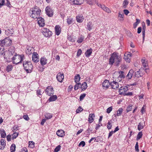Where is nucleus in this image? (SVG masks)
I'll list each match as a JSON object with an SVG mask.
<instances>
[{"label": "nucleus", "mask_w": 152, "mask_h": 152, "mask_svg": "<svg viewBox=\"0 0 152 152\" xmlns=\"http://www.w3.org/2000/svg\"><path fill=\"white\" fill-rule=\"evenodd\" d=\"M86 96V94L84 93L82 94H81L80 96V101H82L83 99Z\"/></svg>", "instance_id": "47"}, {"label": "nucleus", "mask_w": 152, "mask_h": 152, "mask_svg": "<svg viewBox=\"0 0 152 152\" xmlns=\"http://www.w3.org/2000/svg\"><path fill=\"white\" fill-rule=\"evenodd\" d=\"M84 0H73V2L74 4L80 5L84 2Z\"/></svg>", "instance_id": "26"}, {"label": "nucleus", "mask_w": 152, "mask_h": 152, "mask_svg": "<svg viewBox=\"0 0 152 152\" xmlns=\"http://www.w3.org/2000/svg\"><path fill=\"white\" fill-rule=\"evenodd\" d=\"M37 18L38 23L39 26L43 27L45 25L44 20L42 18L39 17Z\"/></svg>", "instance_id": "12"}, {"label": "nucleus", "mask_w": 152, "mask_h": 152, "mask_svg": "<svg viewBox=\"0 0 152 152\" xmlns=\"http://www.w3.org/2000/svg\"><path fill=\"white\" fill-rule=\"evenodd\" d=\"M47 59L45 57H42L40 60L41 64L42 65L46 64H47Z\"/></svg>", "instance_id": "25"}, {"label": "nucleus", "mask_w": 152, "mask_h": 152, "mask_svg": "<svg viewBox=\"0 0 152 152\" xmlns=\"http://www.w3.org/2000/svg\"><path fill=\"white\" fill-rule=\"evenodd\" d=\"M129 1L128 0H124L123 4V7L124 8H126L127 5L129 4Z\"/></svg>", "instance_id": "36"}, {"label": "nucleus", "mask_w": 152, "mask_h": 152, "mask_svg": "<svg viewBox=\"0 0 152 152\" xmlns=\"http://www.w3.org/2000/svg\"><path fill=\"white\" fill-rule=\"evenodd\" d=\"M56 78L58 81L60 82H62L64 79V74L61 72H59L56 75Z\"/></svg>", "instance_id": "9"}, {"label": "nucleus", "mask_w": 152, "mask_h": 152, "mask_svg": "<svg viewBox=\"0 0 152 152\" xmlns=\"http://www.w3.org/2000/svg\"><path fill=\"white\" fill-rule=\"evenodd\" d=\"M112 109L113 107L112 106L108 107L107 110V113H110L112 111Z\"/></svg>", "instance_id": "49"}, {"label": "nucleus", "mask_w": 152, "mask_h": 152, "mask_svg": "<svg viewBox=\"0 0 152 152\" xmlns=\"http://www.w3.org/2000/svg\"><path fill=\"white\" fill-rule=\"evenodd\" d=\"M118 73L120 74L119 76L118 77V78H125L124 72V71H120L118 72Z\"/></svg>", "instance_id": "29"}, {"label": "nucleus", "mask_w": 152, "mask_h": 152, "mask_svg": "<svg viewBox=\"0 0 152 152\" xmlns=\"http://www.w3.org/2000/svg\"><path fill=\"white\" fill-rule=\"evenodd\" d=\"M122 58L117 53L114 52L111 55L109 60V64L113 65L115 63V65L118 66L121 61Z\"/></svg>", "instance_id": "1"}, {"label": "nucleus", "mask_w": 152, "mask_h": 152, "mask_svg": "<svg viewBox=\"0 0 152 152\" xmlns=\"http://www.w3.org/2000/svg\"><path fill=\"white\" fill-rule=\"evenodd\" d=\"M92 49L91 48L88 49L85 52V55L86 57H89L91 55L92 52Z\"/></svg>", "instance_id": "21"}, {"label": "nucleus", "mask_w": 152, "mask_h": 152, "mask_svg": "<svg viewBox=\"0 0 152 152\" xmlns=\"http://www.w3.org/2000/svg\"><path fill=\"white\" fill-rule=\"evenodd\" d=\"M135 150L137 152H139V149L138 148V142H137L135 146Z\"/></svg>", "instance_id": "55"}, {"label": "nucleus", "mask_w": 152, "mask_h": 152, "mask_svg": "<svg viewBox=\"0 0 152 152\" xmlns=\"http://www.w3.org/2000/svg\"><path fill=\"white\" fill-rule=\"evenodd\" d=\"M84 39V38L80 37V38H79L77 42L78 43H81L83 41Z\"/></svg>", "instance_id": "51"}, {"label": "nucleus", "mask_w": 152, "mask_h": 152, "mask_svg": "<svg viewBox=\"0 0 152 152\" xmlns=\"http://www.w3.org/2000/svg\"><path fill=\"white\" fill-rule=\"evenodd\" d=\"M76 20L77 22L80 23L82 22L84 20V18L81 15H79L76 17Z\"/></svg>", "instance_id": "22"}, {"label": "nucleus", "mask_w": 152, "mask_h": 152, "mask_svg": "<svg viewBox=\"0 0 152 152\" xmlns=\"http://www.w3.org/2000/svg\"><path fill=\"white\" fill-rule=\"evenodd\" d=\"M83 110V109L81 107H79L76 110V112L77 113H78L81 112Z\"/></svg>", "instance_id": "50"}, {"label": "nucleus", "mask_w": 152, "mask_h": 152, "mask_svg": "<svg viewBox=\"0 0 152 152\" xmlns=\"http://www.w3.org/2000/svg\"><path fill=\"white\" fill-rule=\"evenodd\" d=\"M23 66L24 69L27 73H30L32 72L33 66L31 62L24 61L23 62Z\"/></svg>", "instance_id": "3"}, {"label": "nucleus", "mask_w": 152, "mask_h": 152, "mask_svg": "<svg viewBox=\"0 0 152 152\" xmlns=\"http://www.w3.org/2000/svg\"><path fill=\"white\" fill-rule=\"evenodd\" d=\"M92 28L91 23L89 22L87 26V28L89 31H90L91 30Z\"/></svg>", "instance_id": "38"}, {"label": "nucleus", "mask_w": 152, "mask_h": 152, "mask_svg": "<svg viewBox=\"0 0 152 152\" xmlns=\"http://www.w3.org/2000/svg\"><path fill=\"white\" fill-rule=\"evenodd\" d=\"M109 81L108 80H106L102 83V87L104 89H107L108 87Z\"/></svg>", "instance_id": "18"}, {"label": "nucleus", "mask_w": 152, "mask_h": 152, "mask_svg": "<svg viewBox=\"0 0 152 152\" xmlns=\"http://www.w3.org/2000/svg\"><path fill=\"white\" fill-rule=\"evenodd\" d=\"M52 115H48L47 114L46 115H45V118H46L47 119H49L52 118Z\"/></svg>", "instance_id": "64"}, {"label": "nucleus", "mask_w": 152, "mask_h": 152, "mask_svg": "<svg viewBox=\"0 0 152 152\" xmlns=\"http://www.w3.org/2000/svg\"><path fill=\"white\" fill-rule=\"evenodd\" d=\"M16 146L15 144H13L10 147V150L11 152H15V151Z\"/></svg>", "instance_id": "35"}, {"label": "nucleus", "mask_w": 152, "mask_h": 152, "mask_svg": "<svg viewBox=\"0 0 152 152\" xmlns=\"http://www.w3.org/2000/svg\"><path fill=\"white\" fill-rule=\"evenodd\" d=\"M0 132L1 134V137L4 138L6 136V133L4 130L3 129H0Z\"/></svg>", "instance_id": "31"}, {"label": "nucleus", "mask_w": 152, "mask_h": 152, "mask_svg": "<svg viewBox=\"0 0 152 152\" xmlns=\"http://www.w3.org/2000/svg\"><path fill=\"white\" fill-rule=\"evenodd\" d=\"M72 18H68L67 20V22L68 24H70L73 23V20Z\"/></svg>", "instance_id": "45"}, {"label": "nucleus", "mask_w": 152, "mask_h": 152, "mask_svg": "<svg viewBox=\"0 0 152 152\" xmlns=\"http://www.w3.org/2000/svg\"><path fill=\"white\" fill-rule=\"evenodd\" d=\"M132 105H129L127 107L126 109V112H128L131 111L132 109Z\"/></svg>", "instance_id": "48"}, {"label": "nucleus", "mask_w": 152, "mask_h": 152, "mask_svg": "<svg viewBox=\"0 0 152 152\" xmlns=\"http://www.w3.org/2000/svg\"><path fill=\"white\" fill-rule=\"evenodd\" d=\"M57 99V96L56 95H53L50 96L48 99L50 102H52L55 101Z\"/></svg>", "instance_id": "32"}, {"label": "nucleus", "mask_w": 152, "mask_h": 152, "mask_svg": "<svg viewBox=\"0 0 152 152\" xmlns=\"http://www.w3.org/2000/svg\"><path fill=\"white\" fill-rule=\"evenodd\" d=\"M34 50V48H33L28 47L27 48L26 50V53L27 54H28V55H29L32 53Z\"/></svg>", "instance_id": "24"}, {"label": "nucleus", "mask_w": 152, "mask_h": 152, "mask_svg": "<svg viewBox=\"0 0 152 152\" xmlns=\"http://www.w3.org/2000/svg\"><path fill=\"white\" fill-rule=\"evenodd\" d=\"M61 148V146L60 145L57 146L54 149V152H58L60 151Z\"/></svg>", "instance_id": "46"}, {"label": "nucleus", "mask_w": 152, "mask_h": 152, "mask_svg": "<svg viewBox=\"0 0 152 152\" xmlns=\"http://www.w3.org/2000/svg\"><path fill=\"white\" fill-rule=\"evenodd\" d=\"M118 15V17H120V18H121V19H120V20H121L122 19H123L124 18V14L123 13L121 14L120 12H119Z\"/></svg>", "instance_id": "57"}, {"label": "nucleus", "mask_w": 152, "mask_h": 152, "mask_svg": "<svg viewBox=\"0 0 152 152\" xmlns=\"http://www.w3.org/2000/svg\"><path fill=\"white\" fill-rule=\"evenodd\" d=\"M19 134L17 132H14L13 133L12 135V140H14L15 138L18 136Z\"/></svg>", "instance_id": "42"}, {"label": "nucleus", "mask_w": 152, "mask_h": 152, "mask_svg": "<svg viewBox=\"0 0 152 152\" xmlns=\"http://www.w3.org/2000/svg\"><path fill=\"white\" fill-rule=\"evenodd\" d=\"M142 64L144 67V68H146V67L147 66V64L145 62V61L144 60H142Z\"/></svg>", "instance_id": "52"}, {"label": "nucleus", "mask_w": 152, "mask_h": 152, "mask_svg": "<svg viewBox=\"0 0 152 152\" xmlns=\"http://www.w3.org/2000/svg\"><path fill=\"white\" fill-rule=\"evenodd\" d=\"M82 50L81 49H79L77 52V56L78 57L81 54Z\"/></svg>", "instance_id": "56"}, {"label": "nucleus", "mask_w": 152, "mask_h": 152, "mask_svg": "<svg viewBox=\"0 0 152 152\" xmlns=\"http://www.w3.org/2000/svg\"><path fill=\"white\" fill-rule=\"evenodd\" d=\"M5 145V141L4 139H1L0 141V149H3Z\"/></svg>", "instance_id": "19"}, {"label": "nucleus", "mask_w": 152, "mask_h": 152, "mask_svg": "<svg viewBox=\"0 0 152 152\" xmlns=\"http://www.w3.org/2000/svg\"><path fill=\"white\" fill-rule=\"evenodd\" d=\"M57 135L60 137H63L65 135L64 132L63 130H58L56 132Z\"/></svg>", "instance_id": "16"}, {"label": "nucleus", "mask_w": 152, "mask_h": 152, "mask_svg": "<svg viewBox=\"0 0 152 152\" xmlns=\"http://www.w3.org/2000/svg\"><path fill=\"white\" fill-rule=\"evenodd\" d=\"M41 12V10L39 7L35 6L30 10L29 14L30 16L32 18L36 19L39 17Z\"/></svg>", "instance_id": "2"}, {"label": "nucleus", "mask_w": 152, "mask_h": 152, "mask_svg": "<svg viewBox=\"0 0 152 152\" xmlns=\"http://www.w3.org/2000/svg\"><path fill=\"white\" fill-rule=\"evenodd\" d=\"M94 115V114H89L88 118V121L89 123H91L94 121L93 116H95Z\"/></svg>", "instance_id": "28"}, {"label": "nucleus", "mask_w": 152, "mask_h": 152, "mask_svg": "<svg viewBox=\"0 0 152 152\" xmlns=\"http://www.w3.org/2000/svg\"><path fill=\"white\" fill-rule=\"evenodd\" d=\"M11 135L10 134L8 135L7 137V139L8 141H11Z\"/></svg>", "instance_id": "59"}, {"label": "nucleus", "mask_w": 152, "mask_h": 152, "mask_svg": "<svg viewBox=\"0 0 152 152\" xmlns=\"http://www.w3.org/2000/svg\"><path fill=\"white\" fill-rule=\"evenodd\" d=\"M107 128L108 129H110L112 127V125H111V124L110 121H109L107 123Z\"/></svg>", "instance_id": "60"}, {"label": "nucleus", "mask_w": 152, "mask_h": 152, "mask_svg": "<svg viewBox=\"0 0 152 152\" xmlns=\"http://www.w3.org/2000/svg\"><path fill=\"white\" fill-rule=\"evenodd\" d=\"M73 88V86L72 85H70L69 87L68 88V92H70L72 90V88Z\"/></svg>", "instance_id": "63"}, {"label": "nucleus", "mask_w": 152, "mask_h": 152, "mask_svg": "<svg viewBox=\"0 0 152 152\" xmlns=\"http://www.w3.org/2000/svg\"><path fill=\"white\" fill-rule=\"evenodd\" d=\"M142 132H139L137 136L136 140H138L140 139L142 137Z\"/></svg>", "instance_id": "37"}, {"label": "nucleus", "mask_w": 152, "mask_h": 152, "mask_svg": "<svg viewBox=\"0 0 152 152\" xmlns=\"http://www.w3.org/2000/svg\"><path fill=\"white\" fill-rule=\"evenodd\" d=\"M145 30H143L142 31V38H143V42H144V41L145 39Z\"/></svg>", "instance_id": "61"}, {"label": "nucleus", "mask_w": 152, "mask_h": 152, "mask_svg": "<svg viewBox=\"0 0 152 152\" xmlns=\"http://www.w3.org/2000/svg\"><path fill=\"white\" fill-rule=\"evenodd\" d=\"M45 91L46 94L49 96H51L54 93L53 88L51 86H48Z\"/></svg>", "instance_id": "7"}, {"label": "nucleus", "mask_w": 152, "mask_h": 152, "mask_svg": "<svg viewBox=\"0 0 152 152\" xmlns=\"http://www.w3.org/2000/svg\"><path fill=\"white\" fill-rule=\"evenodd\" d=\"M12 41L9 37L5 38L3 40L0 41V44L2 46H9L11 45Z\"/></svg>", "instance_id": "5"}, {"label": "nucleus", "mask_w": 152, "mask_h": 152, "mask_svg": "<svg viewBox=\"0 0 152 152\" xmlns=\"http://www.w3.org/2000/svg\"><path fill=\"white\" fill-rule=\"evenodd\" d=\"M104 11H106V12L109 13L111 12V11L109 8L106 7L104 4H100L98 5Z\"/></svg>", "instance_id": "14"}, {"label": "nucleus", "mask_w": 152, "mask_h": 152, "mask_svg": "<svg viewBox=\"0 0 152 152\" xmlns=\"http://www.w3.org/2000/svg\"><path fill=\"white\" fill-rule=\"evenodd\" d=\"M128 90V88L125 86L121 87L119 90V92L121 95L124 94L125 92Z\"/></svg>", "instance_id": "13"}, {"label": "nucleus", "mask_w": 152, "mask_h": 152, "mask_svg": "<svg viewBox=\"0 0 152 152\" xmlns=\"http://www.w3.org/2000/svg\"><path fill=\"white\" fill-rule=\"evenodd\" d=\"M123 111V109L122 108H120L117 111V113L116 115L119 116L121 115L122 114Z\"/></svg>", "instance_id": "34"}, {"label": "nucleus", "mask_w": 152, "mask_h": 152, "mask_svg": "<svg viewBox=\"0 0 152 152\" xmlns=\"http://www.w3.org/2000/svg\"><path fill=\"white\" fill-rule=\"evenodd\" d=\"M24 57L23 55L17 54L16 53L12 58L13 63L17 64L21 63L23 60Z\"/></svg>", "instance_id": "4"}, {"label": "nucleus", "mask_w": 152, "mask_h": 152, "mask_svg": "<svg viewBox=\"0 0 152 152\" xmlns=\"http://www.w3.org/2000/svg\"><path fill=\"white\" fill-rule=\"evenodd\" d=\"M87 87V85L86 82H83L82 84H81L80 88L83 91L85 90L86 89Z\"/></svg>", "instance_id": "27"}, {"label": "nucleus", "mask_w": 152, "mask_h": 152, "mask_svg": "<svg viewBox=\"0 0 152 152\" xmlns=\"http://www.w3.org/2000/svg\"><path fill=\"white\" fill-rule=\"evenodd\" d=\"M80 75L79 74H77L75 77L74 80L75 81L76 83H77V82L80 81Z\"/></svg>", "instance_id": "30"}, {"label": "nucleus", "mask_w": 152, "mask_h": 152, "mask_svg": "<svg viewBox=\"0 0 152 152\" xmlns=\"http://www.w3.org/2000/svg\"><path fill=\"white\" fill-rule=\"evenodd\" d=\"M68 39L69 41H70L72 42H75L74 39L73 38H72L70 36L68 37Z\"/></svg>", "instance_id": "62"}, {"label": "nucleus", "mask_w": 152, "mask_h": 152, "mask_svg": "<svg viewBox=\"0 0 152 152\" xmlns=\"http://www.w3.org/2000/svg\"><path fill=\"white\" fill-rule=\"evenodd\" d=\"M134 73V71L133 69H131L129 71V72L126 76V77L129 79H130L132 78Z\"/></svg>", "instance_id": "20"}, {"label": "nucleus", "mask_w": 152, "mask_h": 152, "mask_svg": "<svg viewBox=\"0 0 152 152\" xmlns=\"http://www.w3.org/2000/svg\"><path fill=\"white\" fill-rule=\"evenodd\" d=\"M134 76L138 78L142 77L141 74H140V72H139V70L135 72Z\"/></svg>", "instance_id": "41"}, {"label": "nucleus", "mask_w": 152, "mask_h": 152, "mask_svg": "<svg viewBox=\"0 0 152 152\" xmlns=\"http://www.w3.org/2000/svg\"><path fill=\"white\" fill-rule=\"evenodd\" d=\"M45 12L46 14L49 17H51L53 15V12L50 7L48 6L45 8Z\"/></svg>", "instance_id": "8"}, {"label": "nucleus", "mask_w": 152, "mask_h": 152, "mask_svg": "<svg viewBox=\"0 0 152 152\" xmlns=\"http://www.w3.org/2000/svg\"><path fill=\"white\" fill-rule=\"evenodd\" d=\"M4 48L3 46H2L0 44V56L3 55V54L4 53Z\"/></svg>", "instance_id": "33"}, {"label": "nucleus", "mask_w": 152, "mask_h": 152, "mask_svg": "<svg viewBox=\"0 0 152 152\" xmlns=\"http://www.w3.org/2000/svg\"><path fill=\"white\" fill-rule=\"evenodd\" d=\"M4 0H0V8L4 4Z\"/></svg>", "instance_id": "54"}, {"label": "nucleus", "mask_w": 152, "mask_h": 152, "mask_svg": "<svg viewBox=\"0 0 152 152\" xmlns=\"http://www.w3.org/2000/svg\"><path fill=\"white\" fill-rule=\"evenodd\" d=\"M81 83H76V84L75 86L74 89L75 90H77L79 88H80Z\"/></svg>", "instance_id": "39"}, {"label": "nucleus", "mask_w": 152, "mask_h": 152, "mask_svg": "<svg viewBox=\"0 0 152 152\" xmlns=\"http://www.w3.org/2000/svg\"><path fill=\"white\" fill-rule=\"evenodd\" d=\"M12 66L11 65H8L7 66L6 68V70L7 72H10L12 70Z\"/></svg>", "instance_id": "44"}, {"label": "nucleus", "mask_w": 152, "mask_h": 152, "mask_svg": "<svg viewBox=\"0 0 152 152\" xmlns=\"http://www.w3.org/2000/svg\"><path fill=\"white\" fill-rule=\"evenodd\" d=\"M23 118L25 120L28 121L29 118L27 115H24L23 116Z\"/></svg>", "instance_id": "58"}, {"label": "nucleus", "mask_w": 152, "mask_h": 152, "mask_svg": "<svg viewBox=\"0 0 152 152\" xmlns=\"http://www.w3.org/2000/svg\"><path fill=\"white\" fill-rule=\"evenodd\" d=\"M29 147L31 148L34 147V142L33 141L29 142Z\"/></svg>", "instance_id": "43"}, {"label": "nucleus", "mask_w": 152, "mask_h": 152, "mask_svg": "<svg viewBox=\"0 0 152 152\" xmlns=\"http://www.w3.org/2000/svg\"><path fill=\"white\" fill-rule=\"evenodd\" d=\"M42 33L46 37H50L52 34V32L46 28H44L42 29Z\"/></svg>", "instance_id": "6"}, {"label": "nucleus", "mask_w": 152, "mask_h": 152, "mask_svg": "<svg viewBox=\"0 0 152 152\" xmlns=\"http://www.w3.org/2000/svg\"><path fill=\"white\" fill-rule=\"evenodd\" d=\"M56 34L57 35H58L60 34L61 29L60 27L58 25H56L55 27Z\"/></svg>", "instance_id": "17"}, {"label": "nucleus", "mask_w": 152, "mask_h": 152, "mask_svg": "<svg viewBox=\"0 0 152 152\" xmlns=\"http://www.w3.org/2000/svg\"><path fill=\"white\" fill-rule=\"evenodd\" d=\"M147 69L145 68H141L139 70V72L142 77L145 74V73H147Z\"/></svg>", "instance_id": "15"}, {"label": "nucleus", "mask_w": 152, "mask_h": 152, "mask_svg": "<svg viewBox=\"0 0 152 152\" xmlns=\"http://www.w3.org/2000/svg\"><path fill=\"white\" fill-rule=\"evenodd\" d=\"M87 3L90 5H93L94 3L91 0H87Z\"/></svg>", "instance_id": "53"}, {"label": "nucleus", "mask_w": 152, "mask_h": 152, "mask_svg": "<svg viewBox=\"0 0 152 152\" xmlns=\"http://www.w3.org/2000/svg\"><path fill=\"white\" fill-rule=\"evenodd\" d=\"M110 85L111 86L112 88L114 89H116L119 87V84L118 83L115 81L110 83Z\"/></svg>", "instance_id": "11"}, {"label": "nucleus", "mask_w": 152, "mask_h": 152, "mask_svg": "<svg viewBox=\"0 0 152 152\" xmlns=\"http://www.w3.org/2000/svg\"><path fill=\"white\" fill-rule=\"evenodd\" d=\"M145 126V122L143 121V122H141L139 123L138 125V129L140 131L141 129H143V128Z\"/></svg>", "instance_id": "23"}, {"label": "nucleus", "mask_w": 152, "mask_h": 152, "mask_svg": "<svg viewBox=\"0 0 152 152\" xmlns=\"http://www.w3.org/2000/svg\"><path fill=\"white\" fill-rule=\"evenodd\" d=\"M32 58V60L34 62L37 63L39 61V55L36 52L33 53Z\"/></svg>", "instance_id": "10"}, {"label": "nucleus", "mask_w": 152, "mask_h": 152, "mask_svg": "<svg viewBox=\"0 0 152 152\" xmlns=\"http://www.w3.org/2000/svg\"><path fill=\"white\" fill-rule=\"evenodd\" d=\"M136 22L134 23L133 24V27L134 28H135L137 25L140 23V20L139 19L137 18L136 19Z\"/></svg>", "instance_id": "40"}]
</instances>
